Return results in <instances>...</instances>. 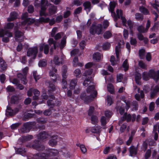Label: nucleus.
Masks as SVG:
<instances>
[{"label":"nucleus","mask_w":159,"mask_h":159,"mask_svg":"<svg viewBox=\"0 0 159 159\" xmlns=\"http://www.w3.org/2000/svg\"><path fill=\"white\" fill-rule=\"evenodd\" d=\"M116 6V3L114 2H111L110 6L109 11L110 12H113Z\"/></svg>","instance_id":"nucleus-40"},{"label":"nucleus","mask_w":159,"mask_h":159,"mask_svg":"<svg viewBox=\"0 0 159 159\" xmlns=\"http://www.w3.org/2000/svg\"><path fill=\"white\" fill-rule=\"evenodd\" d=\"M33 138V136L31 135H28L27 136H23L19 139V141L21 143H24L27 141H29Z\"/></svg>","instance_id":"nucleus-11"},{"label":"nucleus","mask_w":159,"mask_h":159,"mask_svg":"<svg viewBox=\"0 0 159 159\" xmlns=\"http://www.w3.org/2000/svg\"><path fill=\"white\" fill-rule=\"evenodd\" d=\"M107 105L109 106H110L113 103V102L112 98L109 96L108 97L107 99Z\"/></svg>","instance_id":"nucleus-59"},{"label":"nucleus","mask_w":159,"mask_h":159,"mask_svg":"<svg viewBox=\"0 0 159 159\" xmlns=\"http://www.w3.org/2000/svg\"><path fill=\"white\" fill-rule=\"evenodd\" d=\"M97 95V92L96 91H93V92L91 93L90 95L89 96L90 97V98L89 99V101L90 102L93 99L96 97Z\"/></svg>","instance_id":"nucleus-41"},{"label":"nucleus","mask_w":159,"mask_h":159,"mask_svg":"<svg viewBox=\"0 0 159 159\" xmlns=\"http://www.w3.org/2000/svg\"><path fill=\"white\" fill-rule=\"evenodd\" d=\"M116 13L117 16V18L118 19H120V17L121 18L122 16H123V12L121 10L119 11V9H117L116 11Z\"/></svg>","instance_id":"nucleus-61"},{"label":"nucleus","mask_w":159,"mask_h":159,"mask_svg":"<svg viewBox=\"0 0 159 159\" xmlns=\"http://www.w3.org/2000/svg\"><path fill=\"white\" fill-rule=\"evenodd\" d=\"M23 74L19 73L17 74L18 78L20 79L22 83L24 84H26L27 83L26 79L27 74L28 70H22Z\"/></svg>","instance_id":"nucleus-6"},{"label":"nucleus","mask_w":159,"mask_h":159,"mask_svg":"<svg viewBox=\"0 0 159 159\" xmlns=\"http://www.w3.org/2000/svg\"><path fill=\"white\" fill-rule=\"evenodd\" d=\"M145 50L144 49H141L139 51V55L141 59H143L145 57Z\"/></svg>","instance_id":"nucleus-31"},{"label":"nucleus","mask_w":159,"mask_h":159,"mask_svg":"<svg viewBox=\"0 0 159 159\" xmlns=\"http://www.w3.org/2000/svg\"><path fill=\"white\" fill-rule=\"evenodd\" d=\"M91 116L90 119L91 123L94 125H95L98 122V118L97 116L94 115H92Z\"/></svg>","instance_id":"nucleus-38"},{"label":"nucleus","mask_w":159,"mask_h":159,"mask_svg":"<svg viewBox=\"0 0 159 159\" xmlns=\"http://www.w3.org/2000/svg\"><path fill=\"white\" fill-rule=\"evenodd\" d=\"M18 15L17 13L15 11H13L10 13V17L7 19L8 21L10 22L14 20L17 18Z\"/></svg>","instance_id":"nucleus-12"},{"label":"nucleus","mask_w":159,"mask_h":159,"mask_svg":"<svg viewBox=\"0 0 159 159\" xmlns=\"http://www.w3.org/2000/svg\"><path fill=\"white\" fill-rule=\"evenodd\" d=\"M19 102V98L16 96H13L11 98V103L12 104H15Z\"/></svg>","instance_id":"nucleus-30"},{"label":"nucleus","mask_w":159,"mask_h":159,"mask_svg":"<svg viewBox=\"0 0 159 159\" xmlns=\"http://www.w3.org/2000/svg\"><path fill=\"white\" fill-rule=\"evenodd\" d=\"M32 125L31 122H27L24 123L21 128V132L23 133L29 132L31 129Z\"/></svg>","instance_id":"nucleus-7"},{"label":"nucleus","mask_w":159,"mask_h":159,"mask_svg":"<svg viewBox=\"0 0 159 159\" xmlns=\"http://www.w3.org/2000/svg\"><path fill=\"white\" fill-rule=\"evenodd\" d=\"M47 90L45 89H43L41 97L42 98L45 100H47L48 98L49 95L48 96L47 94Z\"/></svg>","instance_id":"nucleus-33"},{"label":"nucleus","mask_w":159,"mask_h":159,"mask_svg":"<svg viewBox=\"0 0 159 159\" xmlns=\"http://www.w3.org/2000/svg\"><path fill=\"white\" fill-rule=\"evenodd\" d=\"M107 89L108 91L111 94L114 93V89L113 86L111 84H109L107 86Z\"/></svg>","instance_id":"nucleus-47"},{"label":"nucleus","mask_w":159,"mask_h":159,"mask_svg":"<svg viewBox=\"0 0 159 159\" xmlns=\"http://www.w3.org/2000/svg\"><path fill=\"white\" fill-rule=\"evenodd\" d=\"M13 111V110L11 109L10 107L8 106L7 107L6 115L7 116H12L15 115Z\"/></svg>","instance_id":"nucleus-15"},{"label":"nucleus","mask_w":159,"mask_h":159,"mask_svg":"<svg viewBox=\"0 0 159 159\" xmlns=\"http://www.w3.org/2000/svg\"><path fill=\"white\" fill-rule=\"evenodd\" d=\"M111 46L110 43L106 42L103 43L102 45V48L103 50H108L109 49Z\"/></svg>","instance_id":"nucleus-24"},{"label":"nucleus","mask_w":159,"mask_h":159,"mask_svg":"<svg viewBox=\"0 0 159 159\" xmlns=\"http://www.w3.org/2000/svg\"><path fill=\"white\" fill-rule=\"evenodd\" d=\"M129 152L131 156L136 155L137 153V148L134 146H132L130 148Z\"/></svg>","instance_id":"nucleus-20"},{"label":"nucleus","mask_w":159,"mask_h":159,"mask_svg":"<svg viewBox=\"0 0 159 159\" xmlns=\"http://www.w3.org/2000/svg\"><path fill=\"white\" fill-rule=\"evenodd\" d=\"M82 8L81 7L77 8L74 11V14L77 15L80 14L82 11Z\"/></svg>","instance_id":"nucleus-64"},{"label":"nucleus","mask_w":159,"mask_h":159,"mask_svg":"<svg viewBox=\"0 0 159 159\" xmlns=\"http://www.w3.org/2000/svg\"><path fill=\"white\" fill-rule=\"evenodd\" d=\"M131 116L130 114H128L127 113H125L123 116L121 118V120L123 121L126 120L127 122L131 121Z\"/></svg>","instance_id":"nucleus-16"},{"label":"nucleus","mask_w":159,"mask_h":159,"mask_svg":"<svg viewBox=\"0 0 159 159\" xmlns=\"http://www.w3.org/2000/svg\"><path fill=\"white\" fill-rule=\"evenodd\" d=\"M50 20V19L48 17L44 18L43 17H40L39 18V22L40 23L43 22L47 23L49 22Z\"/></svg>","instance_id":"nucleus-42"},{"label":"nucleus","mask_w":159,"mask_h":159,"mask_svg":"<svg viewBox=\"0 0 159 159\" xmlns=\"http://www.w3.org/2000/svg\"><path fill=\"white\" fill-rule=\"evenodd\" d=\"M83 6L84 7V9H88L89 11L91 9V4L90 2L89 1L85 2L83 4Z\"/></svg>","instance_id":"nucleus-26"},{"label":"nucleus","mask_w":159,"mask_h":159,"mask_svg":"<svg viewBox=\"0 0 159 159\" xmlns=\"http://www.w3.org/2000/svg\"><path fill=\"white\" fill-rule=\"evenodd\" d=\"M90 131L93 133L98 134L100 132L101 128L100 126H96L90 127Z\"/></svg>","instance_id":"nucleus-17"},{"label":"nucleus","mask_w":159,"mask_h":159,"mask_svg":"<svg viewBox=\"0 0 159 159\" xmlns=\"http://www.w3.org/2000/svg\"><path fill=\"white\" fill-rule=\"evenodd\" d=\"M135 16V18L137 21H142L144 19L143 15L139 13H136Z\"/></svg>","instance_id":"nucleus-29"},{"label":"nucleus","mask_w":159,"mask_h":159,"mask_svg":"<svg viewBox=\"0 0 159 159\" xmlns=\"http://www.w3.org/2000/svg\"><path fill=\"white\" fill-rule=\"evenodd\" d=\"M151 149H148L147 150L145 153L144 158L145 159H148L151 156Z\"/></svg>","instance_id":"nucleus-46"},{"label":"nucleus","mask_w":159,"mask_h":159,"mask_svg":"<svg viewBox=\"0 0 159 159\" xmlns=\"http://www.w3.org/2000/svg\"><path fill=\"white\" fill-rule=\"evenodd\" d=\"M100 121L101 125L102 126H104L103 129H106V127L105 126L107 123L106 118L104 116H102L101 117Z\"/></svg>","instance_id":"nucleus-39"},{"label":"nucleus","mask_w":159,"mask_h":159,"mask_svg":"<svg viewBox=\"0 0 159 159\" xmlns=\"http://www.w3.org/2000/svg\"><path fill=\"white\" fill-rule=\"evenodd\" d=\"M93 59L97 61H99L101 59V54L99 52H95L93 55Z\"/></svg>","instance_id":"nucleus-22"},{"label":"nucleus","mask_w":159,"mask_h":159,"mask_svg":"<svg viewBox=\"0 0 159 159\" xmlns=\"http://www.w3.org/2000/svg\"><path fill=\"white\" fill-rule=\"evenodd\" d=\"M47 64V62L46 60L44 59H43L39 61L38 65L39 67H45L46 66Z\"/></svg>","instance_id":"nucleus-34"},{"label":"nucleus","mask_w":159,"mask_h":159,"mask_svg":"<svg viewBox=\"0 0 159 159\" xmlns=\"http://www.w3.org/2000/svg\"><path fill=\"white\" fill-rule=\"evenodd\" d=\"M38 52V49L36 47L29 49L27 51V56L28 57L33 56L29 60V62L31 63L33 61V60L35 59Z\"/></svg>","instance_id":"nucleus-5"},{"label":"nucleus","mask_w":159,"mask_h":159,"mask_svg":"<svg viewBox=\"0 0 159 159\" xmlns=\"http://www.w3.org/2000/svg\"><path fill=\"white\" fill-rule=\"evenodd\" d=\"M23 33L18 30H16L15 32V39L17 38H20L22 36H23Z\"/></svg>","instance_id":"nucleus-25"},{"label":"nucleus","mask_w":159,"mask_h":159,"mask_svg":"<svg viewBox=\"0 0 159 159\" xmlns=\"http://www.w3.org/2000/svg\"><path fill=\"white\" fill-rule=\"evenodd\" d=\"M49 47L48 44H45L44 45V52L45 54H47L49 52Z\"/></svg>","instance_id":"nucleus-58"},{"label":"nucleus","mask_w":159,"mask_h":159,"mask_svg":"<svg viewBox=\"0 0 159 159\" xmlns=\"http://www.w3.org/2000/svg\"><path fill=\"white\" fill-rule=\"evenodd\" d=\"M96 66L94 63L93 62H89L86 63L85 65V69H88L92 68H94Z\"/></svg>","instance_id":"nucleus-36"},{"label":"nucleus","mask_w":159,"mask_h":159,"mask_svg":"<svg viewBox=\"0 0 159 159\" xmlns=\"http://www.w3.org/2000/svg\"><path fill=\"white\" fill-rule=\"evenodd\" d=\"M57 7L54 5L51 6L49 9L48 12L50 15L55 14L57 12Z\"/></svg>","instance_id":"nucleus-19"},{"label":"nucleus","mask_w":159,"mask_h":159,"mask_svg":"<svg viewBox=\"0 0 159 159\" xmlns=\"http://www.w3.org/2000/svg\"><path fill=\"white\" fill-rule=\"evenodd\" d=\"M79 50L77 49H74L71 51L70 54L71 56H75L78 53Z\"/></svg>","instance_id":"nucleus-54"},{"label":"nucleus","mask_w":159,"mask_h":159,"mask_svg":"<svg viewBox=\"0 0 159 159\" xmlns=\"http://www.w3.org/2000/svg\"><path fill=\"white\" fill-rule=\"evenodd\" d=\"M137 30L140 33H144L147 32L145 30V29L142 25L139 26L138 27Z\"/></svg>","instance_id":"nucleus-48"},{"label":"nucleus","mask_w":159,"mask_h":159,"mask_svg":"<svg viewBox=\"0 0 159 159\" xmlns=\"http://www.w3.org/2000/svg\"><path fill=\"white\" fill-rule=\"evenodd\" d=\"M0 67L1 70H7V65L2 58H0Z\"/></svg>","instance_id":"nucleus-18"},{"label":"nucleus","mask_w":159,"mask_h":159,"mask_svg":"<svg viewBox=\"0 0 159 159\" xmlns=\"http://www.w3.org/2000/svg\"><path fill=\"white\" fill-rule=\"evenodd\" d=\"M48 42L50 46H51L52 44H53L54 49H56L57 47L56 45V42L54 41L53 38H49L48 40Z\"/></svg>","instance_id":"nucleus-28"},{"label":"nucleus","mask_w":159,"mask_h":159,"mask_svg":"<svg viewBox=\"0 0 159 159\" xmlns=\"http://www.w3.org/2000/svg\"><path fill=\"white\" fill-rule=\"evenodd\" d=\"M80 98L82 100H84V102L85 103H88L89 101V99L90 98L89 96H87L85 92L82 93L80 95Z\"/></svg>","instance_id":"nucleus-10"},{"label":"nucleus","mask_w":159,"mask_h":159,"mask_svg":"<svg viewBox=\"0 0 159 159\" xmlns=\"http://www.w3.org/2000/svg\"><path fill=\"white\" fill-rule=\"evenodd\" d=\"M89 31L91 34L94 35L95 34H101L102 31V27L101 24H98L97 25L96 23H94L90 28Z\"/></svg>","instance_id":"nucleus-4"},{"label":"nucleus","mask_w":159,"mask_h":159,"mask_svg":"<svg viewBox=\"0 0 159 159\" xmlns=\"http://www.w3.org/2000/svg\"><path fill=\"white\" fill-rule=\"evenodd\" d=\"M20 125L21 123L19 122L13 124L10 126L11 129L13 130L16 129Z\"/></svg>","instance_id":"nucleus-45"},{"label":"nucleus","mask_w":159,"mask_h":159,"mask_svg":"<svg viewBox=\"0 0 159 159\" xmlns=\"http://www.w3.org/2000/svg\"><path fill=\"white\" fill-rule=\"evenodd\" d=\"M80 47L81 49L83 50L86 46V42L84 40H82L80 43Z\"/></svg>","instance_id":"nucleus-60"},{"label":"nucleus","mask_w":159,"mask_h":159,"mask_svg":"<svg viewBox=\"0 0 159 159\" xmlns=\"http://www.w3.org/2000/svg\"><path fill=\"white\" fill-rule=\"evenodd\" d=\"M58 138L57 135L52 136L51 139L48 141V144L52 147H54L56 146L57 143Z\"/></svg>","instance_id":"nucleus-9"},{"label":"nucleus","mask_w":159,"mask_h":159,"mask_svg":"<svg viewBox=\"0 0 159 159\" xmlns=\"http://www.w3.org/2000/svg\"><path fill=\"white\" fill-rule=\"evenodd\" d=\"M52 110V109L50 108L48 109L45 110L43 112V114L46 116L50 115L52 113L51 111Z\"/></svg>","instance_id":"nucleus-51"},{"label":"nucleus","mask_w":159,"mask_h":159,"mask_svg":"<svg viewBox=\"0 0 159 159\" xmlns=\"http://www.w3.org/2000/svg\"><path fill=\"white\" fill-rule=\"evenodd\" d=\"M47 121V119L43 117H39L36 119V121L38 123L42 124H45Z\"/></svg>","instance_id":"nucleus-32"},{"label":"nucleus","mask_w":159,"mask_h":159,"mask_svg":"<svg viewBox=\"0 0 159 159\" xmlns=\"http://www.w3.org/2000/svg\"><path fill=\"white\" fill-rule=\"evenodd\" d=\"M48 93L50 99L47 101L48 105L51 108H53L55 106H58L60 102L55 99L54 95L52 94L53 92L56 90V86L53 83H49Z\"/></svg>","instance_id":"nucleus-2"},{"label":"nucleus","mask_w":159,"mask_h":159,"mask_svg":"<svg viewBox=\"0 0 159 159\" xmlns=\"http://www.w3.org/2000/svg\"><path fill=\"white\" fill-rule=\"evenodd\" d=\"M133 106L132 109L133 111H137L138 109L139 105L138 102L136 101H133L132 103Z\"/></svg>","instance_id":"nucleus-37"},{"label":"nucleus","mask_w":159,"mask_h":159,"mask_svg":"<svg viewBox=\"0 0 159 159\" xmlns=\"http://www.w3.org/2000/svg\"><path fill=\"white\" fill-rule=\"evenodd\" d=\"M55 64L57 65H59L60 63V58L57 56H55L54 58Z\"/></svg>","instance_id":"nucleus-53"},{"label":"nucleus","mask_w":159,"mask_h":159,"mask_svg":"<svg viewBox=\"0 0 159 159\" xmlns=\"http://www.w3.org/2000/svg\"><path fill=\"white\" fill-rule=\"evenodd\" d=\"M16 148L15 147V149L16 150L17 153L18 154H22L26 152L25 149V148H18L16 150Z\"/></svg>","instance_id":"nucleus-44"},{"label":"nucleus","mask_w":159,"mask_h":159,"mask_svg":"<svg viewBox=\"0 0 159 159\" xmlns=\"http://www.w3.org/2000/svg\"><path fill=\"white\" fill-rule=\"evenodd\" d=\"M34 9L33 5H30L28 7V11L29 13H32L34 11Z\"/></svg>","instance_id":"nucleus-63"},{"label":"nucleus","mask_w":159,"mask_h":159,"mask_svg":"<svg viewBox=\"0 0 159 159\" xmlns=\"http://www.w3.org/2000/svg\"><path fill=\"white\" fill-rule=\"evenodd\" d=\"M130 43L131 45L136 46L137 43V41L135 38L131 37L130 38Z\"/></svg>","instance_id":"nucleus-52"},{"label":"nucleus","mask_w":159,"mask_h":159,"mask_svg":"<svg viewBox=\"0 0 159 159\" xmlns=\"http://www.w3.org/2000/svg\"><path fill=\"white\" fill-rule=\"evenodd\" d=\"M112 34L109 31L105 32L103 34V36L104 39H108L112 37Z\"/></svg>","instance_id":"nucleus-35"},{"label":"nucleus","mask_w":159,"mask_h":159,"mask_svg":"<svg viewBox=\"0 0 159 159\" xmlns=\"http://www.w3.org/2000/svg\"><path fill=\"white\" fill-rule=\"evenodd\" d=\"M95 89V86L93 85H89L87 89L86 92L87 93H89L91 92L94 91L93 90Z\"/></svg>","instance_id":"nucleus-43"},{"label":"nucleus","mask_w":159,"mask_h":159,"mask_svg":"<svg viewBox=\"0 0 159 159\" xmlns=\"http://www.w3.org/2000/svg\"><path fill=\"white\" fill-rule=\"evenodd\" d=\"M94 110V108L93 107H90L88 111V115L89 116H91L92 115Z\"/></svg>","instance_id":"nucleus-56"},{"label":"nucleus","mask_w":159,"mask_h":159,"mask_svg":"<svg viewBox=\"0 0 159 159\" xmlns=\"http://www.w3.org/2000/svg\"><path fill=\"white\" fill-rule=\"evenodd\" d=\"M77 80L76 79H72L70 83V89H74L77 84Z\"/></svg>","instance_id":"nucleus-23"},{"label":"nucleus","mask_w":159,"mask_h":159,"mask_svg":"<svg viewBox=\"0 0 159 159\" xmlns=\"http://www.w3.org/2000/svg\"><path fill=\"white\" fill-rule=\"evenodd\" d=\"M50 135L47 132L43 131L40 132L37 135V139L33 141V144L31 145V147L38 151H42L45 149L44 144L41 143V140H43L48 138Z\"/></svg>","instance_id":"nucleus-1"},{"label":"nucleus","mask_w":159,"mask_h":159,"mask_svg":"<svg viewBox=\"0 0 159 159\" xmlns=\"http://www.w3.org/2000/svg\"><path fill=\"white\" fill-rule=\"evenodd\" d=\"M135 79L136 83L138 85H140L141 83L140 81L141 79V74L139 73L135 74Z\"/></svg>","instance_id":"nucleus-21"},{"label":"nucleus","mask_w":159,"mask_h":159,"mask_svg":"<svg viewBox=\"0 0 159 159\" xmlns=\"http://www.w3.org/2000/svg\"><path fill=\"white\" fill-rule=\"evenodd\" d=\"M151 71L149 70L148 72L146 71H144L142 74L143 79L145 81L148 80L150 78H151Z\"/></svg>","instance_id":"nucleus-13"},{"label":"nucleus","mask_w":159,"mask_h":159,"mask_svg":"<svg viewBox=\"0 0 159 159\" xmlns=\"http://www.w3.org/2000/svg\"><path fill=\"white\" fill-rule=\"evenodd\" d=\"M122 67L124 68V70H128L129 66L128 63L127 59H126L123 62L122 64Z\"/></svg>","instance_id":"nucleus-49"},{"label":"nucleus","mask_w":159,"mask_h":159,"mask_svg":"<svg viewBox=\"0 0 159 159\" xmlns=\"http://www.w3.org/2000/svg\"><path fill=\"white\" fill-rule=\"evenodd\" d=\"M139 9L140 11L144 15H147L149 14V11L148 10L143 6L140 7Z\"/></svg>","instance_id":"nucleus-27"},{"label":"nucleus","mask_w":159,"mask_h":159,"mask_svg":"<svg viewBox=\"0 0 159 159\" xmlns=\"http://www.w3.org/2000/svg\"><path fill=\"white\" fill-rule=\"evenodd\" d=\"M151 72V78L153 79L156 83H157L159 80V70L155 71V70H150Z\"/></svg>","instance_id":"nucleus-8"},{"label":"nucleus","mask_w":159,"mask_h":159,"mask_svg":"<svg viewBox=\"0 0 159 159\" xmlns=\"http://www.w3.org/2000/svg\"><path fill=\"white\" fill-rule=\"evenodd\" d=\"M66 36H64L62 37L61 39L60 43L59 44V47L61 49H63L66 46Z\"/></svg>","instance_id":"nucleus-14"},{"label":"nucleus","mask_w":159,"mask_h":159,"mask_svg":"<svg viewBox=\"0 0 159 159\" xmlns=\"http://www.w3.org/2000/svg\"><path fill=\"white\" fill-rule=\"evenodd\" d=\"M93 70H85L83 74V75L86 77L83 83V85L85 87H88L89 84H92V77L90 75L92 74Z\"/></svg>","instance_id":"nucleus-3"},{"label":"nucleus","mask_w":159,"mask_h":159,"mask_svg":"<svg viewBox=\"0 0 159 159\" xmlns=\"http://www.w3.org/2000/svg\"><path fill=\"white\" fill-rule=\"evenodd\" d=\"M57 27H54L52 30L51 34V36L53 37L56 35L55 34L57 31Z\"/></svg>","instance_id":"nucleus-57"},{"label":"nucleus","mask_w":159,"mask_h":159,"mask_svg":"<svg viewBox=\"0 0 159 159\" xmlns=\"http://www.w3.org/2000/svg\"><path fill=\"white\" fill-rule=\"evenodd\" d=\"M7 91L8 92H12L15 91L14 88L11 85H8L6 88Z\"/></svg>","instance_id":"nucleus-62"},{"label":"nucleus","mask_w":159,"mask_h":159,"mask_svg":"<svg viewBox=\"0 0 159 159\" xmlns=\"http://www.w3.org/2000/svg\"><path fill=\"white\" fill-rule=\"evenodd\" d=\"M35 22V20L34 19H31L30 18L27 19L25 22L27 23L28 25H31L33 24Z\"/></svg>","instance_id":"nucleus-50"},{"label":"nucleus","mask_w":159,"mask_h":159,"mask_svg":"<svg viewBox=\"0 0 159 159\" xmlns=\"http://www.w3.org/2000/svg\"><path fill=\"white\" fill-rule=\"evenodd\" d=\"M78 58L77 57H75L73 60V64L74 66L76 67L78 63Z\"/></svg>","instance_id":"nucleus-55"}]
</instances>
